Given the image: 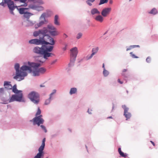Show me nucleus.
Segmentation results:
<instances>
[{
    "label": "nucleus",
    "instance_id": "nucleus-1",
    "mask_svg": "<svg viewBox=\"0 0 158 158\" xmlns=\"http://www.w3.org/2000/svg\"><path fill=\"white\" fill-rule=\"evenodd\" d=\"M56 28L52 24H48L46 27H44L42 29L39 30V32H41L43 35L45 40L49 44L52 46L54 45L55 44V41L54 39L51 37L49 34L52 36H55L58 35L57 31H56Z\"/></svg>",
    "mask_w": 158,
    "mask_h": 158
},
{
    "label": "nucleus",
    "instance_id": "nucleus-2",
    "mask_svg": "<svg viewBox=\"0 0 158 158\" xmlns=\"http://www.w3.org/2000/svg\"><path fill=\"white\" fill-rule=\"evenodd\" d=\"M48 44L42 45L41 47L36 46L33 49L34 53L43 56L44 59L47 60L48 58L54 55L53 53H51L53 50L54 47Z\"/></svg>",
    "mask_w": 158,
    "mask_h": 158
},
{
    "label": "nucleus",
    "instance_id": "nucleus-3",
    "mask_svg": "<svg viewBox=\"0 0 158 158\" xmlns=\"http://www.w3.org/2000/svg\"><path fill=\"white\" fill-rule=\"evenodd\" d=\"M12 91L15 94H13L9 99V102H11L15 101L19 102H25L26 101L23 98L22 91L19 90L17 89V85H15L13 87H12Z\"/></svg>",
    "mask_w": 158,
    "mask_h": 158
},
{
    "label": "nucleus",
    "instance_id": "nucleus-4",
    "mask_svg": "<svg viewBox=\"0 0 158 158\" xmlns=\"http://www.w3.org/2000/svg\"><path fill=\"white\" fill-rule=\"evenodd\" d=\"M33 35L35 37L39 36V39H33L30 40L29 41V44L36 45L47 44H48L45 40L41 33L39 32V30L37 31H35L33 32Z\"/></svg>",
    "mask_w": 158,
    "mask_h": 158
},
{
    "label": "nucleus",
    "instance_id": "nucleus-5",
    "mask_svg": "<svg viewBox=\"0 0 158 158\" xmlns=\"http://www.w3.org/2000/svg\"><path fill=\"white\" fill-rule=\"evenodd\" d=\"M44 4V2L42 0H35V3H31L28 5V8L38 11H42L44 8L43 6L40 5Z\"/></svg>",
    "mask_w": 158,
    "mask_h": 158
},
{
    "label": "nucleus",
    "instance_id": "nucleus-6",
    "mask_svg": "<svg viewBox=\"0 0 158 158\" xmlns=\"http://www.w3.org/2000/svg\"><path fill=\"white\" fill-rule=\"evenodd\" d=\"M70 62L68 64L69 67L73 66L74 65L77 56L78 52L77 47H74L70 50Z\"/></svg>",
    "mask_w": 158,
    "mask_h": 158
},
{
    "label": "nucleus",
    "instance_id": "nucleus-7",
    "mask_svg": "<svg viewBox=\"0 0 158 158\" xmlns=\"http://www.w3.org/2000/svg\"><path fill=\"white\" fill-rule=\"evenodd\" d=\"M28 98L34 104L37 105L40 102L39 95L35 91H33L30 93L28 95Z\"/></svg>",
    "mask_w": 158,
    "mask_h": 158
},
{
    "label": "nucleus",
    "instance_id": "nucleus-8",
    "mask_svg": "<svg viewBox=\"0 0 158 158\" xmlns=\"http://www.w3.org/2000/svg\"><path fill=\"white\" fill-rule=\"evenodd\" d=\"M28 64L31 68L34 69L33 70H32L31 73L32 75L34 76H38L40 75L38 69L40 66V64L39 63L28 62Z\"/></svg>",
    "mask_w": 158,
    "mask_h": 158
},
{
    "label": "nucleus",
    "instance_id": "nucleus-9",
    "mask_svg": "<svg viewBox=\"0 0 158 158\" xmlns=\"http://www.w3.org/2000/svg\"><path fill=\"white\" fill-rule=\"evenodd\" d=\"M28 70L30 73H31L32 71V69H31V67L29 66L24 65L20 67V73L21 75H23V73L21 72H24L26 73V75H24L22 76H19V81H20L21 80H23L24 78V77L27 76V73L26 72V71Z\"/></svg>",
    "mask_w": 158,
    "mask_h": 158
},
{
    "label": "nucleus",
    "instance_id": "nucleus-10",
    "mask_svg": "<svg viewBox=\"0 0 158 158\" xmlns=\"http://www.w3.org/2000/svg\"><path fill=\"white\" fill-rule=\"evenodd\" d=\"M0 99L3 102L2 103L6 104L9 103V99H8L6 97V93L5 92V88H0Z\"/></svg>",
    "mask_w": 158,
    "mask_h": 158
},
{
    "label": "nucleus",
    "instance_id": "nucleus-11",
    "mask_svg": "<svg viewBox=\"0 0 158 158\" xmlns=\"http://www.w3.org/2000/svg\"><path fill=\"white\" fill-rule=\"evenodd\" d=\"M14 68L16 70V75L14 77V78L19 81V77L22 76L26 75V73L24 72H21L23 73V75H21L20 73V65L19 63H16L14 66Z\"/></svg>",
    "mask_w": 158,
    "mask_h": 158
},
{
    "label": "nucleus",
    "instance_id": "nucleus-12",
    "mask_svg": "<svg viewBox=\"0 0 158 158\" xmlns=\"http://www.w3.org/2000/svg\"><path fill=\"white\" fill-rule=\"evenodd\" d=\"M42 115H40L36 116L33 119V124L34 125L37 124L38 126H39L41 124H42L44 122V120L41 118Z\"/></svg>",
    "mask_w": 158,
    "mask_h": 158
},
{
    "label": "nucleus",
    "instance_id": "nucleus-13",
    "mask_svg": "<svg viewBox=\"0 0 158 158\" xmlns=\"http://www.w3.org/2000/svg\"><path fill=\"white\" fill-rule=\"evenodd\" d=\"M52 14V12L51 11H47L46 12L43 13L40 18V19H44L46 20V18L50 17Z\"/></svg>",
    "mask_w": 158,
    "mask_h": 158
},
{
    "label": "nucleus",
    "instance_id": "nucleus-14",
    "mask_svg": "<svg viewBox=\"0 0 158 158\" xmlns=\"http://www.w3.org/2000/svg\"><path fill=\"white\" fill-rule=\"evenodd\" d=\"M122 107L124 110V115L126 118V120H127L131 118V114L130 113L128 112V108L125 105H123Z\"/></svg>",
    "mask_w": 158,
    "mask_h": 158
},
{
    "label": "nucleus",
    "instance_id": "nucleus-15",
    "mask_svg": "<svg viewBox=\"0 0 158 158\" xmlns=\"http://www.w3.org/2000/svg\"><path fill=\"white\" fill-rule=\"evenodd\" d=\"M44 148V147L40 146L38 149L39 152L37 153L35 156L39 157L40 158H41L44 155L43 150Z\"/></svg>",
    "mask_w": 158,
    "mask_h": 158
},
{
    "label": "nucleus",
    "instance_id": "nucleus-16",
    "mask_svg": "<svg viewBox=\"0 0 158 158\" xmlns=\"http://www.w3.org/2000/svg\"><path fill=\"white\" fill-rule=\"evenodd\" d=\"M40 20H41V21H40L38 23H37L35 24V28H37L38 27H40L41 26L43 25L44 24H46L47 23H48V20H45V21L44 20V19Z\"/></svg>",
    "mask_w": 158,
    "mask_h": 158
},
{
    "label": "nucleus",
    "instance_id": "nucleus-17",
    "mask_svg": "<svg viewBox=\"0 0 158 158\" xmlns=\"http://www.w3.org/2000/svg\"><path fill=\"white\" fill-rule=\"evenodd\" d=\"M101 15L103 17H106L109 14V7L104 8L101 12Z\"/></svg>",
    "mask_w": 158,
    "mask_h": 158
},
{
    "label": "nucleus",
    "instance_id": "nucleus-18",
    "mask_svg": "<svg viewBox=\"0 0 158 158\" xmlns=\"http://www.w3.org/2000/svg\"><path fill=\"white\" fill-rule=\"evenodd\" d=\"M77 89L76 88L73 87L70 89L69 94L70 95L76 94L77 93Z\"/></svg>",
    "mask_w": 158,
    "mask_h": 158
},
{
    "label": "nucleus",
    "instance_id": "nucleus-19",
    "mask_svg": "<svg viewBox=\"0 0 158 158\" xmlns=\"http://www.w3.org/2000/svg\"><path fill=\"white\" fill-rule=\"evenodd\" d=\"M28 9V8H20L19 10L20 14L24 15L27 11Z\"/></svg>",
    "mask_w": 158,
    "mask_h": 158
},
{
    "label": "nucleus",
    "instance_id": "nucleus-20",
    "mask_svg": "<svg viewBox=\"0 0 158 158\" xmlns=\"http://www.w3.org/2000/svg\"><path fill=\"white\" fill-rule=\"evenodd\" d=\"M34 14L31 13L27 11L26 13L23 15V16L27 20L29 19L31 16H32Z\"/></svg>",
    "mask_w": 158,
    "mask_h": 158
},
{
    "label": "nucleus",
    "instance_id": "nucleus-21",
    "mask_svg": "<svg viewBox=\"0 0 158 158\" xmlns=\"http://www.w3.org/2000/svg\"><path fill=\"white\" fill-rule=\"evenodd\" d=\"M95 19L97 21L102 23L103 21V18L101 15H99L95 17Z\"/></svg>",
    "mask_w": 158,
    "mask_h": 158
},
{
    "label": "nucleus",
    "instance_id": "nucleus-22",
    "mask_svg": "<svg viewBox=\"0 0 158 158\" xmlns=\"http://www.w3.org/2000/svg\"><path fill=\"white\" fill-rule=\"evenodd\" d=\"M7 5L10 10H14L15 9V6H14V2L13 1L8 4Z\"/></svg>",
    "mask_w": 158,
    "mask_h": 158
},
{
    "label": "nucleus",
    "instance_id": "nucleus-23",
    "mask_svg": "<svg viewBox=\"0 0 158 158\" xmlns=\"http://www.w3.org/2000/svg\"><path fill=\"white\" fill-rule=\"evenodd\" d=\"M91 13L92 15H94L96 14H100V12L96 8H94L91 10Z\"/></svg>",
    "mask_w": 158,
    "mask_h": 158
},
{
    "label": "nucleus",
    "instance_id": "nucleus-24",
    "mask_svg": "<svg viewBox=\"0 0 158 158\" xmlns=\"http://www.w3.org/2000/svg\"><path fill=\"white\" fill-rule=\"evenodd\" d=\"M38 70L40 74L44 73L46 71V69L43 67H41L40 68H38Z\"/></svg>",
    "mask_w": 158,
    "mask_h": 158
},
{
    "label": "nucleus",
    "instance_id": "nucleus-25",
    "mask_svg": "<svg viewBox=\"0 0 158 158\" xmlns=\"http://www.w3.org/2000/svg\"><path fill=\"white\" fill-rule=\"evenodd\" d=\"M59 18V17L58 15H56L54 17V24L56 25H60V23L58 21V19Z\"/></svg>",
    "mask_w": 158,
    "mask_h": 158
},
{
    "label": "nucleus",
    "instance_id": "nucleus-26",
    "mask_svg": "<svg viewBox=\"0 0 158 158\" xmlns=\"http://www.w3.org/2000/svg\"><path fill=\"white\" fill-rule=\"evenodd\" d=\"M53 99L49 97L48 99H46L45 100L44 102V105H49Z\"/></svg>",
    "mask_w": 158,
    "mask_h": 158
},
{
    "label": "nucleus",
    "instance_id": "nucleus-27",
    "mask_svg": "<svg viewBox=\"0 0 158 158\" xmlns=\"http://www.w3.org/2000/svg\"><path fill=\"white\" fill-rule=\"evenodd\" d=\"M34 24V23L33 21L30 20L29 19L27 20L26 26H32Z\"/></svg>",
    "mask_w": 158,
    "mask_h": 158
},
{
    "label": "nucleus",
    "instance_id": "nucleus-28",
    "mask_svg": "<svg viewBox=\"0 0 158 158\" xmlns=\"http://www.w3.org/2000/svg\"><path fill=\"white\" fill-rule=\"evenodd\" d=\"M99 49V48L98 47L93 48L92 49V54L94 55L97 52Z\"/></svg>",
    "mask_w": 158,
    "mask_h": 158
},
{
    "label": "nucleus",
    "instance_id": "nucleus-29",
    "mask_svg": "<svg viewBox=\"0 0 158 158\" xmlns=\"http://www.w3.org/2000/svg\"><path fill=\"white\" fill-rule=\"evenodd\" d=\"M118 152L120 155L122 157H126L127 156V155L126 154H124L121 151V149L120 148H119L118 149Z\"/></svg>",
    "mask_w": 158,
    "mask_h": 158
},
{
    "label": "nucleus",
    "instance_id": "nucleus-30",
    "mask_svg": "<svg viewBox=\"0 0 158 158\" xmlns=\"http://www.w3.org/2000/svg\"><path fill=\"white\" fill-rule=\"evenodd\" d=\"M102 73L103 76L105 77H107L109 75V72L106 69H104V70H103Z\"/></svg>",
    "mask_w": 158,
    "mask_h": 158
},
{
    "label": "nucleus",
    "instance_id": "nucleus-31",
    "mask_svg": "<svg viewBox=\"0 0 158 158\" xmlns=\"http://www.w3.org/2000/svg\"><path fill=\"white\" fill-rule=\"evenodd\" d=\"M157 11L156 9L155 8H153L152 9L151 11L149 12V13L151 14H152L153 15L156 14L157 13Z\"/></svg>",
    "mask_w": 158,
    "mask_h": 158
},
{
    "label": "nucleus",
    "instance_id": "nucleus-32",
    "mask_svg": "<svg viewBox=\"0 0 158 158\" xmlns=\"http://www.w3.org/2000/svg\"><path fill=\"white\" fill-rule=\"evenodd\" d=\"M10 81H5L4 82V86H5L8 85L9 86H10V87L9 88V89H11L12 88V85H11L10 84Z\"/></svg>",
    "mask_w": 158,
    "mask_h": 158
},
{
    "label": "nucleus",
    "instance_id": "nucleus-33",
    "mask_svg": "<svg viewBox=\"0 0 158 158\" xmlns=\"http://www.w3.org/2000/svg\"><path fill=\"white\" fill-rule=\"evenodd\" d=\"M108 0H100V2L98 3L99 5L106 3L108 2Z\"/></svg>",
    "mask_w": 158,
    "mask_h": 158
},
{
    "label": "nucleus",
    "instance_id": "nucleus-34",
    "mask_svg": "<svg viewBox=\"0 0 158 158\" xmlns=\"http://www.w3.org/2000/svg\"><path fill=\"white\" fill-rule=\"evenodd\" d=\"M56 89H53L52 92L49 94V97L50 98L53 99V95L56 92Z\"/></svg>",
    "mask_w": 158,
    "mask_h": 158
},
{
    "label": "nucleus",
    "instance_id": "nucleus-35",
    "mask_svg": "<svg viewBox=\"0 0 158 158\" xmlns=\"http://www.w3.org/2000/svg\"><path fill=\"white\" fill-rule=\"evenodd\" d=\"M41 129L45 132L47 133V130L46 127L43 125H41L40 126Z\"/></svg>",
    "mask_w": 158,
    "mask_h": 158
},
{
    "label": "nucleus",
    "instance_id": "nucleus-36",
    "mask_svg": "<svg viewBox=\"0 0 158 158\" xmlns=\"http://www.w3.org/2000/svg\"><path fill=\"white\" fill-rule=\"evenodd\" d=\"M95 1V0H87L86 1V3L89 6H91L92 5V2H93Z\"/></svg>",
    "mask_w": 158,
    "mask_h": 158
},
{
    "label": "nucleus",
    "instance_id": "nucleus-37",
    "mask_svg": "<svg viewBox=\"0 0 158 158\" xmlns=\"http://www.w3.org/2000/svg\"><path fill=\"white\" fill-rule=\"evenodd\" d=\"M83 35L82 34L81 32H79L77 34L76 36V38L77 39H80Z\"/></svg>",
    "mask_w": 158,
    "mask_h": 158
},
{
    "label": "nucleus",
    "instance_id": "nucleus-38",
    "mask_svg": "<svg viewBox=\"0 0 158 158\" xmlns=\"http://www.w3.org/2000/svg\"><path fill=\"white\" fill-rule=\"evenodd\" d=\"M19 1L21 2L24 3L23 5H21V6H27V4L25 3V2L27 1V0H19Z\"/></svg>",
    "mask_w": 158,
    "mask_h": 158
},
{
    "label": "nucleus",
    "instance_id": "nucleus-39",
    "mask_svg": "<svg viewBox=\"0 0 158 158\" xmlns=\"http://www.w3.org/2000/svg\"><path fill=\"white\" fill-rule=\"evenodd\" d=\"M94 56V55H93V54H91L90 55H88L86 56V60H88L91 59Z\"/></svg>",
    "mask_w": 158,
    "mask_h": 158
},
{
    "label": "nucleus",
    "instance_id": "nucleus-40",
    "mask_svg": "<svg viewBox=\"0 0 158 158\" xmlns=\"http://www.w3.org/2000/svg\"><path fill=\"white\" fill-rule=\"evenodd\" d=\"M45 140H46V139H45V138H44L42 140V143L41 145V146H42L44 148L45 147Z\"/></svg>",
    "mask_w": 158,
    "mask_h": 158
},
{
    "label": "nucleus",
    "instance_id": "nucleus-41",
    "mask_svg": "<svg viewBox=\"0 0 158 158\" xmlns=\"http://www.w3.org/2000/svg\"><path fill=\"white\" fill-rule=\"evenodd\" d=\"M3 1H4L3 2L4 3V4H7L10 2L12 1V0H3Z\"/></svg>",
    "mask_w": 158,
    "mask_h": 158
},
{
    "label": "nucleus",
    "instance_id": "nucleus-42",
    "mask_svg": "<svg viewBox=\"0 0 158 158\" xmlns=\"http://www.w3.org/2000/svg\"><path fill=\"white\" fill-rule=\"evenodd\" d=\"M41 110H40V109L39 107H38V108L36 114V115L37 116V115H40L41 114Z\"/></svg>",
    "mask_w": 158,
    "mask_h": 158
},
{
    "label": "nucleus",
    "instance_id": "nucleus-43",
    "mask_svg": "<svg viewBox=\"0 0 158 158\" xmlns=\"http://www.w3.org/2000/svg\"><path fill=\"white\" fill-rule=\"evenodd\" d=\"M130 54L133 58H138V57L137 56H135V55L133 54V53L132 52H131L130 53Z\"/></svg>",
    "mask_w": 158,
    "mask_h": 158
},
{
    "label": "nucleus",
    "instance_id": "nucleus-44",
    "mask_svg": "<svg viewBox=\"0 0 158 158\" xmlns=\"http://www.w3.org/2000/svg\"><path fill=\"white\" fill-rule=\"evenodd\" d=\"M151 58L150 57H148L146 60V61L148 63H150L151 61Z\"/></svg>",
    "mask_w": 158,
    "mask_h": 158
},
{
    "label": "nucleus",
    "instance_id": "nucleus-45",
    "mask_svg": "<svg viewBox=\"0 0 158 158\" xmlns=\"http://www.w3.org/2000/svg\"><path fill=\"white\" fill-rule=\"evenodd\" d=\"M67 44H65V47L62 48V49L63 51H65L66 50V49H67L66 47H67Z\"/></svg>",
    "mask_w": 158,
    "mask_h": 158
},
{
    "label": "nucleus",
    "instance_id": "nucleus-46",
    "mask_svg": "<svg viewBox=\"0 0 158 158\" xmlns=\"http://www.w3.org/2000/svg\"><path fill=\"white\" fill-rule=\"evenodd\" d=\"M131 47L132 48H135L136 47H139V45H131Z\"/></svg>",
    "mask_w": 158,
    "mask_h": 158
},
{
    "label": "nucleus",
    "instance_id": "nucleus-47",
    "mask_svg": "<svg viewBox=\"0 0 158 158\" xmlns=\"http://www.w3.org/2000/svg\"><path fill=\"white\" fill-rule=\"evenodd\" d=\"M92 110H90L89 109H88V110L87 111V112H88L89 114H92V112H91Z\"/></svg>",
    "mask_w": 158,
    "mask_h": 158
},
{
    "label": "nucleus",
    "instance_id": "nucleus-48",
    "mask_svg": "<svg viewBox=\"0 0 158 158\" xmlns=\"http://www.w3.org/2000/svg\"><path fill=\"white\" fill-rule=\"evenodd\" d=\"M63 37L64 38H66L68 37V36L65 33H64L63 35Z\"/></svg>",
    "mask_w": 158,
    "mask_h": 158
},
{
    "label": "nucleus",
    "instance_id": "nucleus-49",
    "mask_svg": "<svg viewBox=\"0 0 158 158\" xmlns=\"http://www.w3.org/2000/svg\"><path fill=\"white\" fill-rule=\"evenodd\" d=\"M132 49V47L131 46H130L128 48H127L126 50L127 51H128V50H130Z\"/></svg>",
    "mask_w": 158,
    "mask_h": 158
},
{
    "label": "nucleus",
    "instance_id": "nucleus-50",
    "mask_svg": "<svg viewBox=\"0 0 158 158\" xmlns=\"http://www.w3.org/2000/svg\"><path fill=\"white\" fill-rule=\"evenodd\" d=\"M10 10V13L11 14H12V15H14V13L13 11V10Z\"/></svg>",
    "mask_w": 158,
    "mask_h": 158
},
{
    "label": "nucleus",
    "instance_id": "nucleus-51",
    "mask_svg": "<svg viewBox=\"0 0 158 158\" xmlns=\"http://www.w3.org/2000/svg\"><path fill=\"white\" fill-rule=\"evenodd\" d=\"M118 81L119 83H120L121 84H122L123 83V82L120 81V79H118Z\"/></svg>",
    "mask_w": 158,
    "mask_h": 158
},
{
    "label": "nucleus",
    "instance_id": "nucleus-52",
    "mask_svg": "<svg viewBox=\"0 0 158 158\" xmlns=\"http://www.w3.org/2000/svg\"><path fill=\"white\" fill-rule=\"evenodd\" d=\"M0 5H1L2 6H4V3H3V2L1 3H0Z\"/></svg>",
    "mask_w": 158,
    "mask_h": 158
},
{
    "label": "nucleus",
    "instance_id": "nucleus-53",
    "mask_svg": "<svg viewBox=\"0 0 158 158\" xmlns=\"http://www.w3.org/2000/svg\"><path fill=\"white\" fill-rule=\"evenodd\" d=\"M150 142H151V143L154 146H155V144L154 143V142H153L152 141H150Z\"/></svg>",
    "mask_w": 158,
    "mask_h": 158
},
{
    "label": "nucleus",
    "instance_id": "nucleus-54",
    "mask_svg": "<svg viewBox=\"0 0 158 158\" xmlns=\"http://www.w3.org/2000/svg\"><path fill=\"white\" fill-rule=\"evenodd\" d=\"M127 69H124L123 71V72H126L127 71Z\"/></svg>",
    "mask_w": 158,
    "mask_h": 158
},
{
    "label": "nucleus",
    "instance_id": "nucleus-55",
    "mask_svg": "<svg viewBox=\"0 0 158 158\" xmlns=\"http://www.w3.org/2000/svg\"><path fill=\"white\" fill-rule=\"evenodd\" d=\"M102 67L103 68V70H104V69H106L105 68V65H104V64H102Z\"/></svg>",
    "mask_w": 158,
    "mask_h": 158
},
{
    "label": "nucleus",
    "instance_id": "nucleus-56",
    "mask_svg": "<svg viewBox=\"0 0 158 158\" xmlns=\"http://www.w3.org/2000/svg\"><path fill=\"white\" fill-rule=\"evenodd\" d=\"M56 60H55L53 61L52 63V64H54L56 61Z\"/></svg>",
    "mask_w": 158,
    "mask_h": 158
},
{
    "label": "nucleus",
    "instance_id": "nucleus-57",
    "mask_svg": "<svg viewBox=\"0 0 158 158\" xmlns=\"http://www.w3.org/2000/svg\"><path fill=\"white\" fill-rule=\"evenodd\" d=\"M113 3V1L112 0H110L109 1V3L112 4Z\"/></svg>",
    "mask_w": 158,
    "mask_h": 158
},
{
    "label": "nucleus",
    "instance_id": "nucleus-58",
    "mask_svg": "<svg viewBox=\"0 0 158 158\" xmlns=\"http://www.w3.org/2000/svg\"><path fill=\"white\" fill-rule=\"evenodd\" d=\"M40 86L41 87H45V86L44 85H40Z\"/></svg>",
    "mask_w": 158,
    "mask_h": 158
},
{
    "label": "nucleus",
    "instance_id": "nucleus-59",
    "mask_svg": "<svg viewBox=\"0 0 158 158\" xmlns=\"http://www.w3.org/2000/svg\"><path fill=\"white\" fill-rule=\"evenodd\" d=\"M39 62H40V63H44V62L43 61H42L41 60H40L39 61Z\"/></svg>",
    "mask_w": 158,
    "mask_h": 158
},
{
    "label": "nucleus",
    "instance_id": "nucleus-60",
    "mask_svg": "<svg viewBox=\"0 0 158 158\" xmlns=\"http://www.w3.org/2000/svg\"><path fill=\"white\" fill-rule=\"evenodd\" d=\"M30 1H32V2H35V0H29Z\"/></svg>",
    "mask_w": 158,
    "mask_h": 158
},
{
    "label": "nucleus",
    "instance_id": "nucleus-61",
    "mask_svg": "<svg viewBox=\"0 0 158 158\" xmlns=\"http://www.w3.org/2000/svg\"><path fill=\"white\" fill-rule=\"evenodd\" d=\"M55 136V135H52V137H54Z\"/></svg>",
    "mask_w": 158,
    "mask_h": 158
},
{
    "label": "nucleus",
    "instance_id": "nucleus-62",
    "mask_svg": "<svg viewBox=\"0 0 158 158\" xmlns=\"http://www.w3.org/2000/svg\"><path fill=\"white\" fill-rule=\"evenodd\" d=\"M107 31H106L104 34V35H105L107 32Z\"/></svg>",
    "mask_w": 158,
    "mask_h": 158
},
{
    "label": "nucleus",
    "instance_id": "nucleus-63",
    "mask_svg": "<svg viewBox=\"0 0 158 158\" xmlns=\"http://www.w3.org/2000/svg\"><path fill=\"white\" fill-rule=\"evenodd\" d=\"M14 1H19V0H14Z\"/></svg>",
    "mask_w": 158,
    "mask_h": 158
},
{
    "label": "nucleus",
    "instance_id": "nucleus-64",
    "mask_svg": "<svg viewBox=\"0 0 158 158\" xmlns=\"http://www.w3.org/2000/svg\"><path fill=\"white\" fill-rule=\"evenodd\" d=\"M127 94H128V90H127Z\"/></svg>",
    "mask_w": 158,
    "mask_h": 158
}]
</instances>
